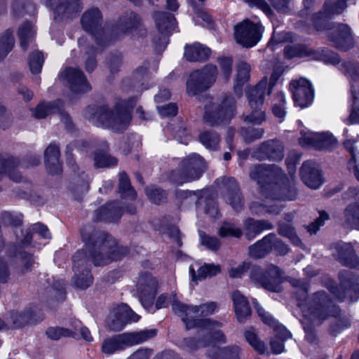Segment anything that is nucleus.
<instances>
[{
  "label": "nucleus",
  "mask_w": 359,
  "mask_h": 359,
  "mask_svg": "<svg viewBox=\"0 0 359 359\" xmlns=\"http://www.w3.org/2000/svg\"><path fill=\"white\" fill-rule=\"evenodd\" d=\"M33 234L32 238H36L40 236L44 239H48L50 238L48 229L44 225L37 223L32 226Z\"/></svg>",
  "instance_id": "nucleus-53"
},
{
  "label": "nucleus",
  "mask_w": 359,
  "mask_h": 359,
  "mask_svg": "<svg viewBox=\"0 0 359 359\" xmlns=\"http://www.w3.org/2000/svg\"><path fill=\"white\" fill-rule=\"evenodd\" d=\"M339 276L341 285L346 288L347 287H349L347 291L349 294L353 292H357L358 284L355 283L356 278L351 271L348 270L341 271Z\"/></svg>",
  "instance_id": "nucleus-34"
},
{
  "label": "nucleus",
  "mask_w": 359,
  "mask_h": 359,
  "mask_svg": "<svg viewBox=\"0 0 359 359\" xmlns=\"http://www.w3.org/2000/svg\"><path fill=\"white\" fill-rule=\"evenodd\" d=\"M273 142L266 143L262 146L261 149L264 153H265L269 156V158H271L276 161H280L283 157L282 150L280 149H278L277 151H273Z\"/></svg>",
  "instance_id": "nucleus-47"
},
{
  "label": "nucleus",
  "mask_w": 359,
  "mask_h": 359,
  "mask_svg": "<svg viewBox=\"0 0 359 359\" xmlns=\"http://www.w3.org/2000/svg\"><path fill=\"white\" fill-rule=\"evenodd\" d=\"M60 0H49L48 4L50 6L54 7L55 12L58 15L62 12H68L71 9V4H60L57 6Z\"/></svg>",
  "instance_id": "nucleus-62"
},
{
  "label": "nucleus",
  "mask_w": 359,
  "mask_h": 359,
  "mask_svg": "<svg viewBox=\"0 0 359 359\" xmlns=\"http://www.w3.org/2000/svg\"><path fill=\"white\" fill-rule=\"evenodd\" d=\"M327 26V37L336 46L346 50L352 46V35L347 25Z\"/></svg>",
  "instance_id": "nucleus-15"
},
{
  "label": "nucleus",
  "mask_w": 359,
  "mask_h": 359,
  "mask_svg": "<svg viewBox=\"0 0 359 359\" xmlns=\"http://www.w3.org/2000/svg\"><path fill=\"white\" fill-rule=\"evenodd\" d=\"M140 316L132 311L127 304H122L114 309L108 318L107 323L114 330H121L128 322H137Z\"/></svg>",
  "instance_id": "nucleus-13"
},
{
  "label": "nucleus",
  "mask_w": 359,
  "mask_h": 359,
  "mask_svg": "<svg viewBox=\"0 0 359 359\" xmlns=\"http://www.w3.org/2000/svg\"><path fill=\"white\" fill-rule=\"evenodd\" d=\"M351 95L353 98V111L351 116L359 118V90L357 91L354 86H351Z\"/></svg>",
  "instance_id": "nucleus-57"
},
{
  "label": "nucleus",
  "mask_w": 359,
  "mask_h": 359,
  "mask_svg": "<svg viewBox=\"0 0 359 359\" xmlns=\"http://www.w3.org/2000/svg\"><path fill=\"white\" fill-rule=\"evenodd\" d=\"M344 222L355 229L359 230V204L351 203L344 211Z\"/></svg>",
  "instance_id": "nucleus-28"
},
{
  "label": "nucleus",
  "mask_w": 359,
  "mask_h": 359,
  "mask_svg": "<svg viewBox=\"0 0 359 359\" xmlns=\"http://www.w3.org/2000/svg\"><path fill=\"white\" fill-rule=\"evenodd\" d=\"M210 54V50L200 43H194L191 45H187L184 48V57L189 61L195 62L205 60Z\"/></svg>",
  "instance_id": "nucleus-23"
},
{
  "label": "nucleus",
  "mask_w": 359,
  "mask_h": 359,
  "mask_svg": "<svg viewBox=\"0 0 359 359\" xmlns=\"http://www.w3.org/2000/svg\"><path fill=\"white\" fill-rule=\"evenodd\" d=\"M34 29L32 24L25 23L19 29L18 35L20 39V45L23 49L26 48L27 43L34 35Z\"/></svg>",
  "instance_id": "nucleus-37"
},
{
  "label": "nucleus",
  "mask_w": 359,
  "mask_h": 359,
  "mask_svg": "<svg viewBox=\"0 0 359 359\" xmlns=\"http://www.w3.org/2000/svg\"><path fill=\"white\" fill-rule=\"evenodd\" d=\"M246 229V236L249 238H254L255 235L260 233L264 229L271 228V224L267 222L259 220L255 221L252 219H248L245 223Z\"/></svg>",
  "instance_id": "nucleus-32"
},
{
  "label": "nucleus",
  "mask_w": 359,
  "mask_h": 359,
  "mask_svg": "<svg viewBox=\"0 0 359 359\" xmlns=\"http://www.w3.org/2000/svg\"><path fill=\"white\" fill-rule=\"evenodd\" d=\"M184 172L187 177L177 181L178 184L190 182L198 179L205 168L203 158L196 154H193L183 162Z\"/></svg>",
  "instance_id": "nucleus-17"
},
{
  "label": "nucleus",
  "mask_w": 359,
  "mask_h": 359,
  "mask_svg": "<svg viewBox=\"0 0 359 359\" xmlns=\"http://www.w3.org/2000/svg\"><path fill=\"white\" fill-rule=\"evenodd\" d=\"M118 247L110 236L102 233L94 245L92 261L95 265H104L119 258Z\"/></svg>",
  "instance_id": "nucleus-9"
},
{
  "label": "nucleus",
  "mask_w": 359,
  "mask_h": 359,
  "mask_svg": "<svg viewBox=\"0 0 359 359\" xmlns=\"http://www.w3.org/2000/svg\"><path fill=\"white\" fill-rule=\"evenodd\" d=\"M4 50V55H6L13 47L14 39L13 37L12 32L9 30L6 32L3 39L0 42Z\"/></svg>",
  "instance_id": "nucleus-54"
},
{
  "label": "nucleus",
  "mask_w": 359,
  "mask_h": 359,
  "mask_svg": "<svg viewBox=\"0 0 359 359\" xmlns=\"http://www.w3.org/2000/svg\"><path fill=\"white\" fill-rule=\"evenodd\" d=\"M245 337L249 344L257 352L264 353L266 351L264 344L260 341L256 334L252 330H248L245 333Z\"/></svg>",
  "instance_id": "nucleus-40"
},
{
  "label": "nucleus",
  "mask_w": 359,
  "mask_h": 359,
  "mask_svg": "<svg viewBox=\"0 0 359 359\" xmlns=\"http://www.w3.org/2000/svg\"><path fill=\"white\" fill-rule=\"evenodd\" d=\"M234 109L235 100L231 96H225L219 103L208 99L205 105L204 118L211 124H219L231 118Z\"/></svg>",
  "instance_id": "nucleus-6"
},
{
  "label": "nucleus",
  "mask_w": 359,
  "mask_h": 359,
  "mask_svg": "<svg viewBox=\"0 0 359 359\" xmlns=\"http://www.w3.org/2000/svg\"><path fill=\"white\" fill-rule=\"evenodd\" d=\"M154 329L144 330L137 332L124 333L104 341L102 350L105 354H112L116 351L144 342L156 335Z\"/></svg>",
  "instance_id": "nucleus-5"
},
{
  "label": "nucleus",
  "mask_w": 359,
  "mask_h": 359,
  "mask_svg": "<svg viewBox=\"0 0 359 359\" xmlns=\"http://www.w3.org/2000/svg\"><path fill=\"white\" fill-rule=\"evenodd\" d=\"M51 113H58L65 121L68 120V116L65 115L57 105L53 104H39L34 109L33 114L37 118H43Z\"/></svg>",
  "instance_id": "nucleus-30"
},
{
  "label": "nucleus",
  "mask_w": 359,
  "mask_h": 359,
  "mask_svg": "<svg viewBox=\"0 0 359 359\" xmlns=\"http://www.w3.org/2000/svg\"><path fill=\"white\" fill-rule=\"evenodd\" d=\"M173 311L179 316L188 329L198 327L205 337H211L219 342H224V336L218 328L220 324L208 318H203L217 312L218 306L210 302L200 306H187L174 301Z\"/></svg>",
  "instance_id": "nucleus-1"
},
{
  "label": "nucleus",
  "mask_w": 359,
  "mask_h": 359,
  "mask_svg": "<svg viewBox=\"0 0 359 359\" xmlns=\"http://www.w3.org/2000/svg\"><path fill=\"white\" fill-rule=\"evenodd\" d=\"M220 266L214 264H203L199 266L198 263H194L189 266V274L192 281H197L215 276L220 272Z\"/></svg>",
  "instance_id": "nucleus-19"
},
{
  "label": "nucleus",
  "mask_w": 359,
  "mask_h": 359,
  "mask_svg": "<svg viewBox=\"0 0 359 359\" xmlns=\"http://www.w3.org/2000/svg\"><path fill=\"white\" fill-rule=\"evenodd\" d=\"M300 133L301 137L299 138V144L303 147H306L311 145L313 140V133L304 128L301 130Z\"/></svg>",
  "instance_id": "nucleus-58"
},
{
  "label": "nucleus",
  "mask_w": 359,
  "mask_h": 359,
  "mask_svg": "<svg viewBox=\"0 0 359 359\" xmlns=\"http://www.w3.org/2000/svg\"><path fill=\"white\" fill-rule=\"evenodd\" d=\"M226 201L231 204L233 209L238 210L242 206V199L239 193H229Z\"/></svg>",
  "instance_id": "nucleus-59"
},
{
  "label": "nucleus",
  "mask_w": 359,
  "mask_h": 359,
  "mask_svg": "<svg viewBox=\"0 0 359 359\" xmlns=\"http://www.w3.org/2000/svg\"><path fill=\"white\" fill-rule=\"evenodd\" d=\"M285 189H280L276 186L273 187L271 193L269 194V197L276 200H293L294 198V193L290 192L289 195H283Z\"/></svg>",
  "instance_id": "nucleus-52"
},
{
  "label": "nucleus",
  "mask_w": 359,
  "mask_h": 359,
  "mask_svg": "<svg viewBox=\"0 0 359 359\" xmlns=\"http://www.w3.org/2000/svg\"><path fill=\"white\" fill-rule=\"evenodd\" d=\"M250 6H257L262 11L268 16H269L272 11L269 6L266 3L264 0H244Z\"/></svg>",
  "instance_id": "nucleus-56"
},
{
  "label": "nucleus",
  "mask_w": 359,
  "mask_h": 359,
  "mask_svg": "<svg viewBox=\"0 0 359 359\" xmlns=\"http://www.w3.org/2000/svg\"><path fill=\"white\" fill-rule=\"evenodd\" d=\"M274 241V235L269 234L262 240L257 242L249 248V254L255 258H261L267 255L272 249V243Z\"/></svg>",
  "instance_id": "nucleus-25"
},
{
  "label": "nucleus",
  "mask_w": 359,
  "mask_h": 359,
  "mask_svg": "<svg viewBox=\"0 0 359 359\" xmlns=\"http://www.w3.org/2000/svg\"><path fill=\"white\" fill-rule=\"evenodd\" d=\"M199 139L203 145L209 149H216L219 142V136L216 133L210 131L202 133Z\"/></svg>",
  "instance_id": "nucleus-36"
},
{
  "label": "nucleus",
  "mask_w": 359,
  "mask_h": 359,
  "mask_svg": "<svg viewBox=\"0 0 359 359\" xmlns=\"http://www.w3.org/2000/svg\"><path fill=\"white\" fill-rule=\"evenodd\" d=\"M292 48L285 47L284 49V53L287 57H307L309 56L312 53V49L309 48L307 46L304 45H299L296 46L295 51L293 53H290L289 50H292Z\"/></svg>",
  "instance_id": "nucleus-46"
},
{
  "label": "nucleus",
  "mask_w": 359,
  "mask_h": 359,
  "mask_svg": "<svg viewBox=\"0 0 359 359\" xmlns=\"http://www.w3.org/2000/svg\"><path fill=\"white\" fill-rule=\"evenodd\" d=\"M154 18L158 30L163 34L160 40L163 43H166L165 34L170 33L175 29L177 25L176 20L172 15L163 11L155 13Z\"/></svg>",
  "instance_id": "nucleus-18"
},
{
  "label": "nucleus",
  "mask_w": 359,
  "mask_h": 359,
  "mask_svg": "<svg viewBox=\"0 0 359 359\" xmlns=\"http://www.w3.org/2000/svg\"><path fill=\"white\" fill-rule=\"evenodd\" d=\"M45 161L47 169L52 174L60 171L61 167L59 162L60 151L55 144H50L45 151Z\"/></svg>",
  "instance_id": "nucleus-24"
},
{
  "label": "nucleus",
  "mask_w": 359,
  "mask_h": 359,
  "mask_svg": "<svg viewBox=\"0 0 359 359\" xmlns=\"http://www.w3.org/2000/svg\"><path fill=\"white\" fill-rule=\"evenodd\" d=\"M200 238L202 245H205L210 250H217L219 247V242L217 238L214 237H210L208 236H203L201 233H200Z\"/></svg>",
  "instance_id": "nucleus-55"
},
{
  "label": "nucleus",
  "mask_w": 359,
  "mask_h": 359,
  "mask_svg": "<svg viewBox=\"0 0 359 359\" xmlns=\"http://www.w3.org/2000/svg\"><path fill=\"white\" fill-rule=\"evenodd\" d=\"M282 175V171L274 165L266 166L259 165L255 166L250 172V177L261 184L265 179L269 180L277 179Z\"/></svg>",
  "instance_id": "nucleus-20"
},
{
  "label": "nucleus",
  "mask_w": 359,
  "mask_h": 359,
  "mask_svg": "<svg viewBox=\"0 0 359 359\" xmlns=\"http://www.w3.org/2000/svg\"><path fill=\"white\" fill-rule=\"evenodd\" d=\"M46 334L48 338L57 340L62 337L72 336V332L62 327H51L46 331Z\"/></svg>",
  "instance_id": "nucleus-48"
},
{
  "label": "nucleus",
  "mask_w": 359,
  "mask_h": 359,
  "mask_svg": "<svg viewBox=\"0 0 359 359\" xmlns=\"http://www.w3.org/2000/svg\"><path fill=\"white\" fill-rule=\"evenodd\" d=\"M257 100L258 96H254L253 106L249 104L252 111L245 116V122L249 125H261L266 120L265 114L260 110L262 104L256 107L255 102Z\"/></svg>",
  "instance_id": "nucleus-31"
},
{
  "label": "nucleus",
  "mask_w": 359,
  "mask_h": 359,
  "mask_svg": "<svg viewBox=\"0 0 359 359\" xmlns=\"http://www.w3.org/2000/svg\"><path fill=\"white\" fill-rule=\"evenodd\" d=\"M285 94L283 92L278 93L276 100L274 101L272 107L273 113L276 117L282 118L285 115Z\"/></svg>",
  "instance_id": "nucleus-42"
},
{
  "label": "nucleus",
  "mask_w": 359,
  "mask_h": 359,
  "mask_svg": "<svg viewBox=\"0 0 359 359\" xmlns=\"http://www.w3.org/2000/svg\"><path fill=\"white\" fill-rule=\"evenodd\" d=\"M194 10V20L196 23L201 25L202 26H208L211 22V17L203 10L197 8L193 6Z\"/></svg>",
  "instance_id": "nucleus-45"
},
{
  "label": "nucleus",
  "mask_w": 359,
  "mask_h": 359,
  "mask_svg": "<svg viewBox=\"0 0 359 359\" xmlns=\"http://www.w3.org/2000/svg\"><path fill=\"white\" fill-rule=\"evenodd\" d=\"M289 88L296 107L304 109L312 104L313 96L312 83L310 81L305 78L292 80Z\"/></svg>",
  "instance_id": "nucleus-12"
},
{
  "label": "nucleus",
  "mask_w": 359,
  "mask_h": 359,
  "mask_svg": "<svg viewBox=\"0 0 359 359\" xmlns=\"http://www.w3.org/2000/svg\"><path fill=\"white\" fill-rule=\"evenodd\" d=\"M146 193L148 197L156 203L161 202L165 197V191L158 188L148 187L146 189Z\"/></svg>",
  "instance_id": "nucleus-50"
},
{
  "label": "nucleus",
  "mask_w": 359,
  "mask_h": 359,
  "mask_svg": "<svg viewBox=\"0 0 359 359\" xmlns=\"http://www.w3.org/2000/svg\"><path fill=\"white\" fill-rule=\"evenodd\" d=\"M337 140L328 132L316 133V150L328 151L335 147Z\"/></svg>",
  "instance_id": "nucleus-29"
},
{
  "label": "nucleus",
  "mask_w": 359,
  "mask_h": 359,
  "mask_svg": "<svg viewBox=\"0 0 359 359\" xmlns=\"http://www.w3.org/2000/svg\"><path fill=\"white\" fill-rule=\"evenodd\" d=\"M337 251L340 262L345 266L355 268L358 264V257L355 254L350 243H341L337 245Z\"/></svg>",
  "instance_id": "nucleus-22"
},
{
  "label": "nucleus",
  "mask_w": 359,
  "mask_h": 359,
  "mask_svg": "<svg viewBox=\"0 0 359 359\" xmlns=\"http://www.w3.org/2000/svg\"><path fill=\"white\" fill-rule=\"evenodd\" d=\"M14 169L13 163L10 161H2L0 162V177L4 173H8L9 176L13 179V180L17 181L18 179L14 178L11 176V172Z\"/></svg>",
  "instance_id": "nucleus-61"
},
{
  "label": "nucleus",
  "mask_w": 359,
  "mask_h": 359,
  "mask_svg": "<svg viewBox=\"0 0 359 359\" xmlns=\"http://www.w3.org/2000/svg\"><path fill=\"white\" fill-rule=\"evenodd\" d=\"M232 60L230 58H223L219 61V72L217 67L209 65L201 71L192 72L187 82V93L194 96L199 92L208 88L215 81L216 75L227 81L231 72Z\"/></svg>",
  "instance_id": "nucleus-3"
},
{
  "label": "nucleus",
  "mask_w": 359,
  "mask_h": 359,
  "mask_svg": "<svg viewBox=\"0 0 359 359\" xmlns=\"http://www.w3.org/2000/svg\"><path fill=\"white\" fill-rule=\"evenodd\" d=\"M280 76V74L275 72L271 74L269 81L264 79L257 86L248 91L247 95L250 104L253 106L254 96H258V100L255 102L256 107L263 104L265 94L271 93L272 88L276 85Z\"/></svg>",
  "instance_id": "nucleus-16"
},
{
  "label": "nucleus",
  "mask_w": 359,
  "mask_h": 359,
  "mask_svg": "<svg viewBox=\"0 0 359 359\" xmlns=\"http://www.w3.org/2000/svg\"><path fill=\"white\" fill-rule=\"evenodd\" d=\"M344 71L348 74L353 80L359 79V67L354 64H345L344 65Z\"/></svg>",
  "instance_id": "nucleus-63"
},
{
  "label": "nucleus",
  "mask_w": 359,
  "mask_h": 359,
  "mask_svg": "<svg viewBox=\"0 0 359 359\" xmlns=\"http://www.w3.org/2000/svg\"><path fill=\"white\" fill-rule=\"evenodd\" d=\"M346 0H328L325 3V10L327 17L341 13L346 8Z\"/></svg>",
  "instance_id": "nucleus-35"
},
{
  "label": "nucleus",
  "mask_w": 359,
  "mask_h": 359,
  "mask_svg": "<svg viewBox=\"0 0 359 359\" xmlns=\"http://www.w3.org/2000/svg\"><path fill=\"white\" fill-rule=\"evenodd\" d=\"M235 313L239 322H244L250 317L251 311L246 298L238 290L232 294Z\"/></svg>",
  "instance_id": "nucleus-21"
},
{
  "label": "nucleus",
  "mask_w": 359,
  "mask_h": 359,
  "mask_svg": "<svg viewBox=\"0 0 359 359\" xmlns=\"http://www.w3.org/2000/svg\"><path fill=\"white\" fill-rule=\"evenodd\" d=\"M73 281L76 287L86 289L92 283L93 278L90 272L88 270H85L81 275L76 274Z\"/></svg>",
  "instance_id": "nucleus-43"
},
{
  "label": "nucleus",
  "mask_w": 359,
  "mask_h": 359,
  "mask_svg": "<svg viewBox=\"0 0 359 359\" xmlns=\"http://www.w3.org/2000/svg\"><path fill=\"white\" fill-rule=\"evenodd\" d=\"M118 191L122 198L133 200L136 197L135 191L130 187L128 177L125 173L119 175Z\"/></svg>",
  "instance_id": "nucleus-33"
},
{
  "label": "nucleus",
  "mask_w": 359,
  "mask_h": 359,
  "mask_svg": "<svg viewBox=\"0 0 359 359\" xmlns=\"http://www.w3.org/2000/svg\"><path fill=\"white\" fill-rule=\"evenodd\" d=\"M250 65L243 62L238 64L233 85V90L238 97L242 95V88L250 78Z\"/></svg>",
  "instance_id": "nucleus-26"
},
{
  "label": "nucleus",
  "mask_w": 359,
  "mask_h": 359,
  "mask_svg": "<svg viewBox=\"0 0 359 359\" xmlns=\"http://www.w3.org/2000/svg\"><path fill=\"white\" fill-rule=\"evenodd\" d=\"M264 27L259 22H252L246 19L234 27L236 42L244 47L255 46L261 40Z\"/></svg>",
  "instance_id": "nucleus-8"
},
{
  "label": "nucleus",
  "mask_w": 359,
  "mask_h": 359,
  "mask_svg": "<svg viewBox=\"0 0 359 359\" xmlns=\"http://www.w3.org/2000/svg\"><path fill=\"white\" fill-rule=\"evenodd\" d=\"M101 20V14L98 9L93 8L86 12L82 18L81 24L83 28L88 32L92 33L96 29Z\"/></svg>",
  "instance_id": "nucleus-27"
},
{
  "label": "nucleus",
  "mask_w": 359,
  "mask_h": 359,
  "mask_svg": "<svg viewBox=\"0 0 359 359\" xmlns=\"http://www.w3.org/2000/svg\"><path fill=\"white\" fill-rule=\"evenodd\" d=\"M158 287L157 280L149 274L139 278L137 290L143 307L149 312H154V299Z\"/></svg>",
  "instance_id": "nucleus-11"
},
{
  "label": "nucleus",
  "mask_w": 359,
  "mask_h": 359,
  "mask_svg": "<svg viewBox=\"0 0 359 359\" xmlns=\"http://www.w3.org/2000/svg\"><path fill=\"white\" fill-rule=\"evenodd\" d=\"M157 109L161 116H174L177 114V107L175 104L170 103L163 106H157Z\"/></svg>",
  "instance_id": "nucleus-51"
},
{
  "label": "nucleus",
  "mask_w": 359,
  "mask_h": 359,
  "mask_svg": "<svg viewBox=\"0 0 359 359\" xmlns=\"http://www.w3.org/2000/svg\"><path fill=\"white\" fill-rule=\"evenodd\" d=\"M43 60V56L41 52L36 50L31 54L29 65L32 74H38L41 72Z\"/></svg>",
  "instance_id": "nucleus-39"
},
{
  "label": "nucleus",
  "mask_w": 359,
  "mask_h": 359,
  "mask_svg": "<svg viewBox=\"0 0 359 359\" xmlns=\"http://www.w3.org/2000/svg\"><path fill=\"white\" fill-rule=\"evenodd\" d=\"M313 173V163H304L301 168V176L304 183L311 189L314 188Z\"/></svg>",
  "instance_id": "nucleus-38"
},
{
  "label": "nucleus",
  "mask_w": 359,
  "mask_h": 359,
  "mask_svg": "<svg viewBox=\"0 0 359 359\" xmlns=\"http://www.w3.org/2000/svg\"><path fill=\"white\" fill-rule=\"evenodd\" d=\"M250 279L256 285L267 290L280 292L282 290L283 276L277 266L271 264L265 270L259 266H253L250 271Z\"/></svg>",
  "instance_id": "nucleus-7"
},
{
  "label": "nucleus",
  "mask_w": 359,
  "mask_h": 359,
  "mask_svg": "<svg viewBox=\"0 0 359 359\" xmlns=\"http://www.w3.org/2000/svg\"><path fill=\"white\" fill-rule=\"evenodd\" d=\"M241 234V230L231 223H224L219 229V235L222 237L233 236L238 238Z\"/></svg>",
  "instance_id": "nucleus-44"
},
{
  "label": "nucleus",
  "mask_w": 359,
  "mask_h": 359,
  "mask_svg": "<svg viewBox=\"0 0 359 359\" xmlns=\"http://www.w3.org/2000/svg\"><path fill=\"white\" fill-rule=\"evenodd\" d=\"M174 301L180 302L177 300L175 295H172V297L168 299L166 295L161 294L158 297L156 302L155 309H160L168 306L170 302H172L173 305Z\"/></svg>",
  "instance_id": "nucleus-60"
},
{
  "label": "nucleus",
  "mask_w": 359,
  "mask_h": 359,
  "mask_svg": "<svg viewBox=\"0 0 359 359\" xmlns=\"http://www.w3.org/2000/svg\"><path fill=\"white\" fill-rule=\"evenodd\" d=\"M256 308L257 312L266 324H268L274 327L276 332V337L273 339L271 342V347L273 353H281L284 351L283 341L291 337L290 332L283 326L278 325L273 317L266 312L256 302H253Z\"/></svg>",
  "instance_id": "nucleus-10"
},
{
  "label": "nucleus",
  "mask_w": 359,
  "mask_h": 359,
  "mask_svg": "<svg viewBox=\"0 0 359 359\" xmlns=\"http://www.w3.org/2000/svg\"><path fill=\"white\" fill-rule=\"evenodd\" d=\"M348 168L359 182V160L351 159L348 163Z\"/></svg>",
  "instance_id": "nucleus-64"
},
{
  "label": "nucleus",
  "mask_w": 359,
  "mask_h": 359,
  "mask_svg": "<svg viewBox=\"0 0 359 359\" xmlns=\"http://www.w3.org/2000/svg\"><path fill=\"white\" fill-rule=\"evenodd\" d=\"M135 100L123 101L116 105L113 109L107 107H88L85 111V116L93 125L107 128L115 132L125 130L128 126L131 116L130 109Z\"/></svg>",
  "instance_id": "nucleus-2"
},
{
  "label": "nucleus",
  "mask_w": 359,
  "mask_h": 359,
  "mask_svg": "<svg viewBox=\"0 0 359 359\" xmlns=\"http://www.w3.org/2000/svg\"><path fill=\"white\" fill-rule=\"evenodd\" d=\"M280 234L287 237L294 245H298L300 240L297 236L294 230L289 225H283L279 228Z\"/></svg>",
  "instance_id": "nucleus-49"
},
{
  "label": "nucleus",
  "mask_w": 359,
  "mask_h": 359,
  "mask_svg": "<svg viewBox=\"0 0 359 359\" xmlns=\"http://www.w3.org/2000/svg\"><path fill=\"white\" fill-rule=\"evenodd\" d=\"M60 79L65 82L74 93H83L90 90V86L86 77L78 69L67 68L60 74Z\"/></svg>",
  "instance_id": "nucleus-14"
},
{
  "label": "nucleus",
  "mask_w": 359,
  "mask_h": 359,
  "mask_svg": "<svg viewBox=\"0 0 359 359\" xmlns=\"http://www.w3.org/2000/svg\"><path fill=\"white\" fill-rule=\"evenodd\" d=\"M117 163V160L106 153L96 154L95 156V165L97 168L111 167Z\"/></svg>",
  "instance_id": "nucleus-41"
},
{
  "label": "nucleus",
  "mask_w": 359,
  "mask_h": 359,
  "mask_svg": "<svg viewBox=\"0 0 359 359\" xmlns=\"http://www.w3.org/2000/svg\"><path fill=\"white\" fill-rule=\"evenodd\" d=\"M291 283L295 288L294 293L297 297V304L302 313V317L300 320L306 332V337L309 341H312L314 309L313 299L312 298H309L307 294L309 286L306 283H302L299 280H293Z\"/></svg>",
  "instance_id": "nucleus-4"
}]
</instances>
